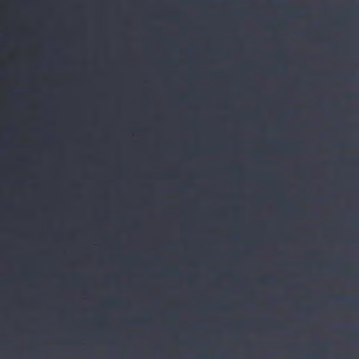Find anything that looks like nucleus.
<instances>
[{
  "mask_svg": "<svg viewBox=\"0 0 359 359\" xmlns=\"http://www.w3.org/2000/svg\"><path fill=\"white\" fill-rule=\"evenodd\" d=\"M25 60V55H24V60ZM24 90H36V88H29L28 83L25 78V68L24 67Z\"/></svg>",
  "mask_w": 359,
  "mask_h": 359,
  "instance_id": "20e7f679",
  "label": "nucleus"
},
{
  "mask_svg": "<svg viewBox=\"0 0 359 359\" xmlns=\"http://www.w3.org/2000/svg\"><path fill=\"white\" fill-rule=\"evenodd\" d=\"M8 92L17 98V233H22V91Z\"/></svg>",
  "mask_w": 359,
  "mask_h": 359,
  "instance_id": "f257e3e1",
  "label": "nucleus"
},
{
  "mask_svg": "<svg viewBox=\"0 0 359 359\" xmlns=\"http://www.w3.org/2000/svg\"><path fill=\"white\" fill-rule=\"evenodd\" d=\"M240 67L243 69H251L255 67V65L251 62H246L243 63Z\"/></svg>",
  "mask_w": 359,
  "mask_h": 359,
  "instance_id": "7ed1b4c3",
  "label": "nucleus"
},
{
  "mask_svg": "<svg viewBox=\"0 0 359 359\" xmlns=\"http://www.w3.org/2000/svg\"><path fill=\"white\" fill-rule=\"evenodd\" d=\"M0 90H22V0H17V86Z\"/></svg>",
  "mask_w": 359,
  "mask_h": 359,
  "instance_id": "f03ea898",
  "label": "nucleus"
},
{
  "mask_svg": "<svg viewBox=\"0 0 359 359\" xmlns=\"http://www.w3.org/2000/svg\"><path fill=\"white\" fill-rule=\"evenodd\" d=\"M36 91H24V110L25 109V100L29 95L30 93H36ZM25 147V144L24 143V148ZM25 160V157L24 156V161Z\"/></svg>",
  "mask_w": 359,
  "mask_h": 359,
  "instance_id": "39448f33",
  "label": "nucleus"
},
{
  "mask_svg": "<svg viewBox=\"0 0 359 359\" xmlns=\"http://www.w3.org/2000/svg\"><path fill=\"white\" fill-rule=\"evenodd\" d=\"M280 93H283V90H280Z\"/></svg>",
  "mask_w": 359,
  "mask_h": 359,
  "instance_id": "1a4fd4ad",
  "label": "nucleus"
},
{
  "mask_svg": "<svg viewBox=\"0 0 359 359\" xmlns=\"http://www.w3.org/2000/svg\"><path fill=\"white\" fill-rule=\"evenodd\" d=\"M325 90H328L329 89H328V88H326Z\"/></svg>",
  "mask_w": 359,
  "mask_h": 359,
  "instance_id": "6e6552de",
  "label": "nucleus"
},
{
  "mask_svg": "<svg viewBox=\"0 0 359 359\" xmlns=\"http://www.w3.org/2000/svg\"><path fill=\"white\" fill-rule=\"evenodd\" d=\"M6 72V68L4 67V65L1 63H0V75L2 76L5 74Z\"/></svg>",
  "mask_w": 359,
  "mask_h": 359,
  "instance_id": "423d86ee",
  "label": "nucleus"
},
{
  "mask_svg": "<svg viewBox=\"0 0 359 359\" xmlns=\"http://www.w3.org/2000/svg\"><path fill=\"white\" fill-rule=\"evenodd\" d=\"M300 90H303L304 89H303V88H301Z\"/></svg>",
  "mask_w": 359,
  "mask_h": 359,
  "instance_id": "0eeeda50",
  "label": "nucleus"
}]
</instances>
